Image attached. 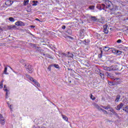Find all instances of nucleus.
<instances>
[{
  "mask_svg": "<svg viewBox=\"0 0 128 128\" xmlns=\"http://www.w3.org/2000/svg\"><path fill=\"white\" fill-rule=\"evenodd\" d=\"M30 34L31 36H34V34H32V33H30Z\"/></svg>",
  "mask_w": 128,
  "mask_h": 128,
  "instance_id": "603ef678",
  "label": "nucleus"
},
{
  "mask_svg": "<svg viewBox=\"0 0 128 128\" xmlns=\"http://www.w3.org/2000/svg\"><path fill=\"white\" fill-rule=\"evenodd\" d=\"M90 10H94V6H89Z\"/></svg>",
  "mask_w": 128,
  "mask_h": 128,
  "instance_id": "7c9ffc66",
  "label": "nucleus"
},
{
  "mask_svg": "<svg viewBox=\"0 0 128 128\" xmlns=\"http://www.w3.org/2000/svg\"><path fill=\"white\" fill-rule=\"evenodd\" d=\"M110 112H114V109H112V108H110Z\"/></svg>",
  "mask_w": 128,
  "mask_h": 128,
  "instance_id": "4c0bfd02",
  "label": "nucleus"
},
{
  "mask_svg": "<svg viewBox=\"0 0 128 128\" xmlns=\"http://www.w3.org/2000/svg\"><path fill=\"white\" fill-rule=\"evenodd\" d=\"M43 56H46V58H51L52 60V56H50V54H43Z\"/></svg>",
  "mask_w": 128,
  "mask_h": 128,
  "instance_id": "6ab92c4d",
  "label": "nucleus"
},
{
  "mask_svg": "<svg viewBox=\"0 0 128 128\" xmlns=\"http://www.w3.org/2000/svg\"><path fill=\"white\" fill-rule=\"evenodd\" d=\"M100 24H104V21H100Z\"/></svg>",
  "mask_w": 128,
  "mask_h": 128,
  "instance_id": "c03bdc74",
  "label": "nucleus"
},
{
  "mask_svg": "<svg viewBox=\"0 0 128 128\" xmlns=\"http://www.w3.org/2000/svg\"><path fill=\"white\" fill-rule=\"evenodd\" d=\"M99 75L100 76H101L102 80H104V73L100 72Z\"/></svg>",
  "mask_w": 128,
  "mask_h": 128,
  "instance_id": "f3484780",
  "label": "nucleus"
},
{
  "mask_svg": "<svg viewBox=\"0 0 128 128\" xmlns=\"http://www.w3.org/2000/svg\"><path fill=\"white\" fill-rule=\"evenodd\" d=\"M124 106V104L120 103L117 106L116 108V110H120V108Z\"/></svg>",
  "mask_w": 128,
  "mask_h": 128,
  "instance_id": "9d476101",
  "label": "nucleus"
},
{
  "mask_svg": "<svg viewBox=\"0 0 128 128\" xmlns=\"http://www.w3.org/2000/svg\"><path fill=\"white\" fill-rule=\"evenodd\" d=\"M7 72H8V68L6 67L4 70V74H8V73Z\"/></svg>",
  "mask_w": 128,
  "mask_h": 128,
  "instance_id": "412c9836",
  "label": "nucleus"
},
{
  "mask_svg": "<svg viewBox=\"0 0 128 128\" xmlns=\"http://www.w3.org/2000/svg\"><path fill=\"white\" fill-rule=\"evenodd\" d=\"M32 6H36V4H32Z\"/></svg>",
  "mask_w": 128,
  "mask_h": 128,
  "instance_id": "3c124183",
  "label": "nucleus"
},
{
  "mask_svg": "<svg viewBox=\"0 0 128 128\" xmlns=\"http://www.w3.org/2000/svg\"><path fill=\"white\" fill-rule=\"evenodd\" d=\"M10 30H12V28H16V26L14 25H12L9 26Z\"/></svg>",
  "mask_w": 128,
  "mask_h": 128,
  "instance_id": "a878e982",
  "label": "nucleus"
},
{
  "mask_svg": "<svg viewBox=\"0 0 128 128\" xmlns=\"http://www.w3.org/2000/svg\"><path fill=\"white\" fill-rule=\"evenodd\" d=\"M100 110H102L104 114H108V112L106 110H104L103 108L100 109Z\"/></svg>",
  "mask_w": 128,
  "mask_h": 128,
  "instance_id": "cd10ccee",
  "label": "nucleus"
},
{
  "mask_svg": "<svg viewBox=\"0 0 128 128\" xmlns=\"http://www.w3.org/2000/svg\"><path fill=\"white\" fill-rule=\"evenodd\" d=\"M120 95H118L116 97V98L115 100V102H118L119 100L120 99Z\"/></svg>",
  "mask_w": 128,
  "mask_h": 128,
  "instance_id": "2eb2a0df",
  "label": "nucleus"
},
{
  "mask_svg": "<svg viewBox=\"0 0 128 128\" xmlns=\"http://www.w3.org/2000/svg\"><path fill=\"white\" fill-rule=\"evenodd\" d=\"M121 80L120 78H116L114 79V84H120Z\"/></svg>",
  "mask_w": 128,
  "mask_h": 128,
  "instance_id": "423d86ee",
  "label": "nucleus"
},
{
  "mask_svg": "<svg viewBox=\"0 0 128 128\" xmlns=\"http://www.w3.org/2000/svg\"><path fill=\"white\" fill-rule=\"evenodd\" d=\"M68 38H70V36H68Z\"/></svg>",
  "mask_w": 128,
  "mask_h": 128,
  "instance_id": "4d7b16f0",
  "label": "nucleus"
},
{
  "mask_svg": "<svg viewBox=\"0 0 128 128\" xmlns=\"http://www.w3.org/2000/svg\"><path fill=\"white\" fill-rule=\"evenodd\" d=\"M36 20H38V22H40V20L38 18H36Z\"/></svg>",
  "mask_w": 128,
  "mask_h": 128,
  "instance_id": "09e8293b",
  "label": "nucleus"
},
{
  "mask_svg": "<svg viewBox=\"0 0 128 128\" xmlns=\"http://www.w3.org/2000/svg\"><path fill=\"white\" fill-rule=\"evenodd\" d=\"M4 90L5 92H6V98H8V90L6 89V85H4Z\"/></svg>",
  "mask_w": 128,
  "mask_h": 128,
  "instance_id": "f8f14e48",
  "label": "nucleus"
},
{
  "mask_svg": "<svg viewBox=\"0 0 128 128\" xmlns=\"http://www.w3.org/2000/svg\"><path fill=\"white\" fill-rule=\"evenodd\" d=\"M16 26H24V24L21 21H18L15 23Z\"/></svg>",
  "mask_w": 128,
  "mask_h": 128,
  "instance_id": "6e6552de",
  "label": "nucleus"
},
{
  "mask_svg": "<svg viewBox=\"0 0 128 128\" xmlns=\"http://www.w3.org/2000/svg\"><path fill=\"white\" fill-rule=\"evenodd\" d=\"M56 20H58V18H56Z\"/></svg>",
  "mask_w": 128,
  "mask_h": 128,
  "instance_id": "5fc2aeb1",
  "label": "nucleus"
},
{
  "mask_svg": "<svg viewBox=\"0 0 128 128\" xmlns=\"http://www.w3.org/2000/svg\"><path fill=\"white\" fill-rule=\"evenodd\" d=\"M124 20H128V17L124 19Z\"/></svg>",
  "mask_w": 128,
  "mask_h": 128,
  "instance_id": "de8ad7c7",
  "label": "nucleus"
},
{
  "mask_svg": "<svg viewBox=\"0 0 128 128\" xmlns=\"http://www.w3.org/2000/svg\"><path fill=\"white\" fill-rule=\"evenodd\" d=\"M102 108H104V110H108V108H110V105H108L106 106H102Z\"/></svg>",
  "mask_w": 128,
  "mask_h": 128,
  "instance_id": "ddd939ff",
  "label": "nucleus"
},
{
  "mask_svg": "<svg viewBox=\"0 0 128 128\" xmlns=\"http://www.w3.org/2000/svg\"><path fill=\"white\" fill-rule=\"evenodd\" d=\"M68 58H74V54H72V53L68 52Z\"/></svg>",
  "mask_w": 128,
  "mask_h": 128,
  "instance_id": "4468645a",
  "label": "nucleus"
},
{
  "mask_svg": "<svg viewBox=\"0 0 128 128\" xmlns=\"http://www.w3.org/2000/svg\"><path fill=\"white\" fill-rule=\"evenodd\" d=\"M4 88V80H2L0 82V88Z\"/></svg>",
  "mask_w": 128,
  "mask_h": 128,
  "instance_id": "aec40b11",
  "label": "nucleus"
},
{
  "mask_svg": "<svg viewBox=\"0 0 128 128\" xmlns=\"http://www.w3.org/2000/svg\"><path fill=\"white\" fill-rule=\"evenodd\" d=\"M112 52H113V54H122V51L116 50H112Z\"/></svg>",
  "mask_w": 128,
  "mask_h": 128,
  "instance_id": "9b49d317",
  "label": "nucleus"
},
{
  "mask_svg": "<svg viewBox=\"0 0 128 128\" xmlns=\"http://www.w3.org/2000/svg\"><path fill=\"white\" fill-rule=\"evenodd\" d=\"M26 68L28 72L32 74L34 72V68H32V66L30 64H25Z\"/></svg>",
  "mask_w": 128,
  "mask_h": 128,
  "instance_id": "20e7f679",
  "label": "nucleus"
},
{
  "mask_svg": "<svg viewBox=\"0 0 128 128\" xmlns=\"http://www.w3.org/2000/svg\"><path fill=\"white\" fill-rule=\"evenodd\" d=\"M30 26V28H34V26Z\"/></svg>",
  "mask_w": 128,
  "mask_h": 128,
  "instance_id": "49530a36",
  "label": "nucleus"
},
{
  "mask_svg": "<svg viewBox=\"0 0 128 128\" xmlns=\"http://www.w3.org/2000/svg\"><path fill=\"white\" fill-rule=\"evenodd\" d=\"M103 50L105 52H108V50H110V47H108V46H104V47Z\"/></svg>",
  "mask_w": 128,
  "mask_h": 128,
  "instance_id": "dca6fc26",
  "label": "nucleus"
},
{
  "mask_svg": "<svg viewBox=\"0 0 128 128\" xmlns=\"http://www.w3.org/2000/svg\"><path fill=\"white\" fill-rule=\"evenodd\" d=\"M86 66H88L87 64H85Z\"/></svg>",
  "mask_w": 128,
  "mask_h": 128,
  "instance_id": "864d4df0",
  "label": "nucleus"
},
{
  "mask_svg": "<svg viewBox=\"0 0 128 128\" xmlns=\"http://www.w3.org/2000/svg\"><path fill=\"white\" fill-rule=\"evenodd\" d=\"M32 2H34V1H32Z\"/></svg>",
  "mask_w": 128,
  "mask_h": 128,
  "instance_id": "6e6d98bb",
  "label": "nucleus"
},
{
  "mask_svg": "<svg viewBox=\"0 0 128 128\" xmlns=\"http://www.w3.org/2000/svg\"><path fill=\"white\" fill-rule=\"evenodd\" d=\"M116 42L118 44H120V42H122V40H118Z\"/></svg>",
  "mask_w": 128,
  "mask_h": 128,
  "instance_id": "c9c22d12",
  "label": "nucleus"
},
{
  "mask_svg": "<svg viewBox=\"0 0 128 128\" xmlns=\"http://www.w3.org/2000/svg\"><path fill=\"white\" fill-rule=\"evenodd\" d=\"M51 68H52L51 66H49L48 67V70L50 71Z\"/></svg>",
  "mask_w": 128,
  "mask_h": 128,
  "instance_id": "e433bc0d",
  "label": "nucleus"
},
{
  "mask_svg": "<svg viewBox=\"0 0 128 128\" xmlns=\"http://www.w3.org/2000/svg\"><path fill=\"white\" fill-rule=\"evenodd\" d=\"M62 30H66V26H62Z\"/></svg>",
  "mask_w": 128,
  "mask_h": 128,
  "instance_id": "ea45409f",
  "label": "nucleus"
},
{
  "mask_svg": "<svg viewBox=\"0 0 128 128\" xmlns=\"http://www.w3.org/2000/svg\"><path fill=\"white\" fill-rule=\"evenodd\" d=\"M2 30H3L2 28V27L0 26V32H2Z\"/></svg>",
  "mask_w": 128,
  "mask_h": 128,
  "instance_id": "79ce46f5",
  "label": "nucleus"
},
{
  "mask_svg": "<svg viewBox=\"0 0 128 128\" xmlns=\"http://www.w3.org/2000/svg\"><path fill=\"white\" fill-rule=\"evenodd\" d=\"M90 98L91 100H96V98L94 97V96H92V94H90Z\"/></svg>",
  "mask_w": 128,
  "mask_h": 128,
  "instance_id": "c85d7f7f",
  "label": "nucleus"
},
{
  "mask_svg": "<svg viewBox=\"0 0 128 128\" xmlns=\"http://www.w3.org/2000/svg\"><path fill=\"white\" fill-rule=\"evenodd\" d=\"M101 54H102V50H100Z\"/></svg>",
  "mask_w": 128,
  "mask_h": 128,
  "instance_id": "8fccbe9b",
  "label": "nucleus"
},
{
  "mask_svg": "<svg viewBox=\"0 0 128 128\" xmlns=\"http://www.w3.org/2000/svg\"><path fill=\"white\" fill-rule=\"evenodd\" d=\"M108 24H106L104 26V34H108Z\"/></svg>",
  "mask_w": 128,
  "mask_h": 128,
  "instance_id": "0eeeda50",
  "label": "nucleus"
},
{
  "mask_svg": "<svg viewBox=\"0 0 128 128\" xmlns=\"http://www.w3.org/2000/svg\"><path fill=\"white\" fill-rule=\"evenodd\" d=\"M26 4H28V0H24V5L26 6Z\"/></svg>",
  "mask_w": 128,
  "mask_h": 128,
  "instance_id": "393cba45",
  "label": "nucleus"
},
{
  "mask_svg": "<svg viewBox=\"0 0 128 128\" xmlns=\"http://www.w3.org/2000/svg\"><path fill=\"white\" fill-rule=\"evenodd\" d=\"M54 68H59L58 65V64H54Z\"/></svg>",
  "mask_w": 128,
  "mask_h": 128,
  "instance_id": "72a5a7b5",
  "label": "nucleus"
},
{
  "mask_svg": "<svg viewBox=\"0 0 128 128\" xmlns=\"http://www.w3.org/2000/svg\"><path fill=\"white\" fill-rule=\"evenodd\" d=\"M123 110L126 112L128 113V106H126L125 108H123Z\"/></svg>",
  "mask_w": 128,
  "mask_h": 128,
  "instance_id": "4be33fe9",
  "label": "nucleus"
},
{
  "mask_svg": "<svg viewBox=\"0 0 128 128\" xmlns=\"http://www.w3.org/2000/svg\"><path fill=\"white\" fill-rule=\"evenodd\" d=\"M98 57L99 58H102V54H99L98 56Z\"/></svg>",
  "mask_w": 128,
  "mask_h": 128,
  "instance_id": "f704fd0d",
  "label": "nucleus"
},
{
  "mask_svg": "<svg viewBox=\"0 0 128 128\" xmlns=\"http://www.w3.org/2000/svg\"><path fill=\"white\" fill-rule=\"evenodd\" d=\"M91 18L92 20H93V22H96V16H92Z\"/></svg>",
  "mask_w": 128,
  "mask_h": 128,
  "instance_id": "c756f323",
  "label": "nucleus"
},
{
  "mask_svg": "<svg viewBox=\"0 0 128 128\" xmlns=\"http://www.w3.org/2000/svg\"><path fill=\"white\" fill-rule=\"evenodd\" d=\"M62 56H66V54L65 53H62Z\"/></svg>",
  "mask_w": 128,
  "mask_h": 128,
  "instance_id": "58836bf2",
  "label": "nucleus"
},
{
  "mask_svg": "<svg viewBox=\"0 0 128 128\" xmlns=\"http://www.w3.org/2000/svg\"><path fill=\"white\" fill-rule=\"evenodd\" d=\"M90 41L88 40H84V42H85V44H90Z\"/></svg>",
  "mask_w": 128,
  "mask_h": 128,
  "instance_id": "2f4dec72",
  "label": "nucleus"
},
{
  "mask_svg": "<svg viewBox=\"0 0 128 128\" xmlns=\"http://www.w3.org/2000/svg\"><path fill=\"white\" fill-rule=\"evenodd\" d=\"M32 128H40V127H36V126H33Z\"/></svg>",
  "mask_w": 128,
  "mask_h": 128,
  "instance_id": "a18cd8bd",
  "label": "nucleus"
},
{
  "mask_svg": "<svg viewBox=\"0 0 128 128\" xmlns=\"http://www.w3.org/2000/svg\"><path fill=\"white\" fill-rule=\"evenodd\" d=\"M7 104H8V106H9V108H10V110H12V105L10 106V104H8V103H7Z\"/></svg>",
  "mask_w": 128,
  "mask_h": 128,
  "instance_id": "473e14b6",
  "label": "nucleus"
},
{
  "mask_svg": "<svg viewBox=\"0 0 128 128\" xmlns=\"http://www.w3.org/2000/svg\"><path fill=\"white\" fill-rule=\"evenodd\" d=\"M22 62V61L21 60V61H20V62Z\"/></svg>",
  "mask_w": 128,
  "mask_h": 128,
  "instance_id": "13d9d810",
  "label": "nucleus"
},
{
  "mask_svg": "<svg viewBox=\"0 0 128 128\" xmlns=\"http://www.w3.org/2000/svg\"><path fill=\"white\" fill-rule=\"evenodd\" d=\"M94 106H95V108H98V110H100L102 109L100 108V106H98V104H95Z\"/></svg>",
  "mask_w": 128,
  "mask_h": 128,
  "instance_id": "b1692460",
  "label": "nucleus"
},
{
  "mask_svg": "<svg viewBox=\"0 0 128 128\" xmlns=\"http://www.w3.org/2000/svg\"><path fill=\"white\" fill-rule=\"evenodd\" d=\"M9 20L12 22H14V18L12 17H10L9 18Z\"/></svg>",
  "mask_w": 128,
  "mask_h": 128,
  "instance_id": "bb28decb",
  "label": "nucleus"
},
{
  "mask_svg": "<svg viewBox=\"0 0 128 128\" xmlns=\"http://www.w3.org/2000/svg\"><path fill=\"white\" fill-rule=\"evenodd\" d=\"M13 3H14V2L10 0H8L5 2V4L6 6H10L11 4H12Z\"/></svg>",
  "mask_w": 128,
  "mask_h": 128,
  "instance_id": "1a4fd4ad",
  "label": "nucleus"
},
{
  "mask_svg": "<svg viewBox=\"0 0 128 128\" xmlns=\"http://www.w3.org/2000/svg\"><path fill=\"white\" fill-rule=\"evenodd\" d=\"M116 66H112L110 67L104 66L103 70H108V72H112V70H116Z\"/></svg>",
  "mask_w": 128,
  "mask_h": 128,
  "instance_id": "f03ea898",
  "label": "nucleus"
},
{
  "mask_svg": "<svg viewBox=\"0 0 128 128\" xmlns=\"http://www.w3.org/2000/svg\"><path fill=\"white\" fill-rule=\"evenodd\" d=\"M26 76H27V78H30V80H31V82H34V84H36V86H37L40 87V83H38V82H36V80L34 79V78L30 76H28V75H26Z\"/></svg>",
  "mask_w": 128,
  "mask_h": 128,
  "instance_id": "7ed1b4c3",
  "label": "nucleus"
},
{
  "mask_svg": "<svg viewBox=\"0 0 128 128\" xmlns=\"http://www.w3.org/2000/svg\"><path fill=\"white\" fill-rule=\"evenodd\" d=\"M62 118L66 120V122H68V117L64 115H62Z\"/></svg>",
  "mask_w": 128,
  "mask_h": 128,
  "instance_id": "a211bd4d",
  "label": "nucleus"
},
{
  "mask_svg": "<svg viewBox=\"0 0 128 128\" xmlns=\"http://www.w3.org/2000/svg\"><path fill=\"white\" fill-rule=\"evenodd\" d=\"M105 4H102L101 6V10H106V8H108L111 12V14H114L116 10H118V6L114 5L112 2L110 0H107L105 2Z\"/></svg>",
  "mask_w": 128,
  "mask_h": 128,
  "instance_id": "f257e3e1",
  "label": "nucleus"
},
{
  "mask_svg": "<svg viewBox=\"0 0 128 128\" xmlns=\"http://www.w3.org/2000/svg\"><path fill=\"white\" fill-rule=\"evenodd\" d=\"M96 8L98 10H102V6H100V4H98Z\"/></svg>",
  "mask_w": 128,
  "mask_h": 128,
  "instance_id": "5701e85b",
  "label": "nucleus"
},
{
  "mask_svg": "<svg viewBox=\"0 0 128 128\" xmlns=\"http://www.w3.org/2000/svg\"><path fill=\"white\" fill-rule=\"evenodd\" d=\"M112 114H114L115 116H118V114L116 113L114 111V112H112Z\"/></svg>",
  "mask_w": 128,
  "mask_h": 128,
  "instance_id": "a19ab883",
  "label": "nucleus"
},
{
  "mask_svg": "<svg viewBox=\"0 0 128 128\" xmlns=\"http://www.w3.org/2000/svg\"><path fill=\"white\" fill-rule=\"evenodd\" d=\"M6 123V120L4 119V118L2 116V114H0V124L4 126V124Z\"/></svg>",
  "mask_w": 128,
  "mask_h": 128,
  "instance_id": "39448f33",
  "label": "nucleus"
},
{
  "mask_svg": "<svg viewBox=\"0 0 128 128\" xmlns=\"http://www.w3.org/2000/svg\"><path fill=\"white\" fill-rule=\"evenodd\" d=\"M108 75L107 76H110V73L107 72Z\"/></svg>",
  "mask_w": 128,
  "mask_h": 128,
  "instance_id": "37998d69",
  "label": "nucleus"
}]
</instances>
